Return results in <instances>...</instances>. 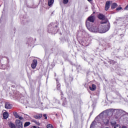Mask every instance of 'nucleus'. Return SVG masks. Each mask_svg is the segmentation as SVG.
<instances>
[{
    "label": "nucleus",
    "mask_w": 128,
    "mask_h": 128,
    "mask_svg": "<svg viewBox=\"0 0 128 128\" xmlns=\"http://www.w3.org/2000/svg\"><path fill=\"white\" fill-rule=\"evenodd\" d=\"M94 20H96V17L92 14L88 18L86 22V26L88 30L93 32H99L100 34H104L108 32L109 27L108 25L106 26L107 29L106 30H102L96 24H92L94 22Z\"/></svg>",
    "instance_id": "f257e3e1"
},
{
    "label": "nucleus",
    "mask_w": 128,
    "mask_h": 128,
    "mask_svg": "<svg viewBox=\"0 0 128 128\" xmlns=\"http://www.w3.org/2000/svg\"><path fill=\"white\" fill-rule=\"evenodd\" d=\"M98 18L100 20H102V21L101 22L102 25H100L98 28L99 30H106L108 26V30H110V24H108V19H106V16L102 14H99L98 15Z\"/></svg>",
    "instance_id": "f03ea898"
},
{
    "label": "nucleus",
    "mask_w": 128,
    "mask_h": 128,
    "mask_svg": "<svg viewBox=\"0 0 128 128\" xmlns=\"http://www.w3.org/2000/svg\"><path fill=\"white\" fill-rule=\"evenodd\" d=\"M125 112L122 109L109 108L107 109L102 112Z\"/></svg>",
    "instance_id": "7ed1b4c3"
},
{
    "label": "nucleus",
    "mask_w": 128,
    "mask_h": 128,
    "mask_svg": "<svg viewBox=\"0 0 128 128\" xmlns=\"http://www.w3.org/2000/svg\"><path fill=\"white\" fill-rule=\"evenodd\" d=\"M60 94L61 100L63 102L62 106H68V101L66 100V98L64 96V94H62V92H60Z\"/></svg>",
    "instance_id": "20e7f679"
},
{
    "label": "nucleus",
    "mask_w": 128,
    "mask_h": 128,
    "mask_svg": "<svg viewBox=\"0 0 128 128\" xmlns=\"http://www.w3.org/2000/svg\"><path fill=\"white\" fill-rule=\"evenodd\" d=\"M58 32V30L56 29H54L52 27V24H50L48 27V32L50 34H56Z\"/></svg>",
    "instance_id": "39448f33"
},
{
    "label": "nucleus",
    "mask_w": 128,
    "mask_h": 128,
    "mask_svg": "<svg viewBox=\"0 0 128 128\" xmlns=\"http://www.w3.org/2000/svg\"><path fill=\"white\" fill-rule=\"evenodd\" d=\"M16 124L18 128H22V122L21 120H16Z\"/></svg>",
    "instance_id": "423d86ee"
},
{
    "label": "nucleus",
    "mask_w": 128,
    "mask_h": 128,
    "mask_svg": "<svg viewBox=\"0 0 128 128\" xmlns=\"http://www.w3.org/2000/svg\"><path fill=\"white\" fill-rule=\"evenodd\" d=\"M36 66H38V60L34 59L32 61V64H31V66H32V68L34 70V68H36Z\"/></svg>",
    "instance_id": "0eeeda50"
},
{
    "label": "nucleus",
    "mask_w": 128,
    "mask_h": 128,
    "mask_svg": "<svg viewBox=\"0 0 128 128\" xmlns=\"http://www.w3.org/2000/svg\"><path fill=\"white\" fill-rule=\"evenodd\" d=\"M12 106V105L10 104L8 102H6L5 104V108H7L8 110H10Z\"/></svg>",
    "instance_id": "6e6552de"
},
{
    "label": "nucleus",
    "mask_w": 128,
    "mask_h": 128,
    "mask_svg": "<svg viewBox=\"0 0 128 128\" xmlns=\"http://www.w3.org/2000/svg\"><path fill=\"white\" fill-rule=\"evenodd\" d=\"M89 88L92 91L96 90V86L94 84H92L91 86H89Z\"/></svg>",
    "instance_id": "1a4fd4ad"
},
{
    "label": "nucleus",
    "mask_w": 128,
    "mask_h": 128,
    "mask_svg": "<svg viewBox=\"0 0 128 128\" xmlns=\"http://www.w3.org/2000/svg\"><path fill=\"white\" fill-rule=\"evenodd\" d=\"M34 118H36V120H40V118H42V114H38L34 115Z\"/></svg>",
    "instance_id": "9d476101"
},
{
    "label": "nucleus",
    "mask_w": 128,
    "mask_h": 128,
    "mask_svg": "<svg viewBox=\"0 0 128 128\" xmlns=\"http://www.w3.org/2000/svg\"><path fill=\"white\" fill-rule=\"evenodd\" d=\"M20 102H21V104H26V100H24V97L22 96L19 99Z\"/></svg>",
    "instance_id": "9b49d317"
},
{
    "label": "nucleus",
    "mask_w": 128,
    "mask_h": 128,
    "mask_svg": "<svg viewBox=\"0 0 128 128\" xmlns=\"http://www.w3.org/2000/svg\"><path fill=\"white\" fill-rule=\"evenodd\" d=\"M14 116L16 118H19V120H24V118H22V116H20L16 112L14 113Z\"/></svg>",
    "instance_id": "f8f14e48"
},
{
    "label": "nucleus",
    "mask_w": 128,
    "mask_h": 128,
    "mask_svg": "<svg viewBox=\"0 0 128 128\" xmlns=\"http://www.w3.org/2000/svg\"><path fill=\"white\" fill-rule=\"evenodd\" d=\"M54 2V0H48V6H52Z\"/></svg>",
    "instance_id": "ddd939ff"
},
{
    "label": "nucleus",
    "mask_w": 128,
    "mask_h": 128,
    "mask_svg": "<svg viewBox=\"0 0 128 128\" xmlns=\"http://www.w3.org/2000/svg\"><path fill=\"white\" fill-rule=\"evenodd\" d=\"M110 8V1L106 2L105 6V10H108Z\"/></svg>",
    "instance_id": "4468645a"
},
{
    "label": "nucleus",
    "mask_w": 128,
    "mask_h": 128,
    "mask_svg": "<svg viewBox=\"0 0 128 128\" xmlns=\"http://www.w3.org/2000/svg\"><path fill=\"white\" fill-rule=\"evenodd\" d=\"M3 118L5 120H6V118H8V112H4L3 114Z\"/></svg>",
    "instance_id": "2eb2a0df"
},
{
    "label": "nucleus",
    "mask_w": 128,
    "mask_h": 128,
    "mask_svg": "<svg viewBox=\"0 0 128 128\" xmlns=\"http://www.w3.org/2000/svg\"><path fill=\"white\" fill-rule=\"evenodd\" d=\"M56 84L58 90H60V84L58 82V80H56Z\"/></svg>",
    "instance_id": "dca6fc26"
},
{
    "label": "nucleus",
    "mask_w": 128,
    "mask_h": 128,
    "mask_svg": "<svg viewBox=\"0 0 128 128\" xmlns=\"http://www.w3.org/2000/svg\"><path fill=\"white\" fill-rule=\"evenodd\" d=\"M116 6H118V4H116V3H113L112 4L111 8L112 10H114V9L116 8Z\"/></svg>",
    "instance_id": "f3484780"
},
{
    "label": "nucleus",
    "mask_w": 128,
    "mask_h": 128,
    "mask_svg": "<svg viewBox=\"0 0 128 128\" xmlns=\"http://www.w3.org/2000/svg\"><path fill=\"white\" fill-rule=\"evenodd\" d=\"M9 126L10 128H16V125L12 122L9 123Z\"/></svg>",
    "instance_id": "a211bd4d"
},
{
    "label": "nucleus",
    "mask_w": 128,
    "mask_h": 128,
    "mask_svg": "<svg viewBox=\"0 0 128 128\" xmlns=\"http://www.w3.org/2000/svg\"><path fill=\"white\" fill-rule=\"evenodd\" d=\"M30 124V122H26L24 124V127L26 128V126H28Z\"/></svg>",
    "instance_id": "6ab92c4d"
},
{
    "label": "nucleus",
    "mask_w": 128,
    "mask_h": 128,
    "mask_svg": "<svg viewBox=\"0 0 128 128\" xmlns=\"http://www.w3.org/2000/svg\"><path fill=\"white\" fill-rule=\"evenodd\" d=\"M95 124H96V122L93 121L92 122L91 125H90V128H94Z\"/></svg>",
    "instance_id": "aec40b11"
},
{
    "label": "nucleus",
    "mask_w": 128,
    "mask_h": 128,
    "mask_svg": "<svg viewBox=\"0 0 128 128\" xmlns=\"http://www.w3.org/2000/svg\"><path fill=\"white\" fill-rule=\"evenodd\" d=\"M110 124L112 126H116V122H110Z\"/></svg>",
    "instance_id": "412c9836"
},
{
    "label": "nucleus",
    "mask_w": 128,
    "mask_h": 128,
    "mask_svg": "<svg viewBox=\"0 0 128 128\" xmlns=\"http://www.w3.org/2000/svg\"><path fill=\"white\" fill-rule=\"evenodd\" d=\"M32 122H34L35 124H37V126H40V122H38V121L36 120H32Z\"/></svg>",
    "instance_id": "4be33fe9"
},
{
    "label": "nucleus",
    "mask_w": 128,
    "mask_h": 128,
    "mask_svg": "<svg viewBox=\"0 0 128 128\" xmlns=\"http://www.w3.org/2000/svg\"><path fill=\"white\" fill-rule=\"evenodd\" d=\"M47 128H54V127L52 126V125L49 124L47 125Z\"/></svg>",
    "instance_id": "5701e85b"
},
{
    "label": "nucleus",
    "mask_w": 128,
    "mask_h": 128,
    "mask_svg": "<svg viewBox=\"0 0 128 128\" xmlns=\"http://www.w3.org/2000/svg\"><path fill=\"white\" fill-rule=\"evenodd\" d=\"M68 0H63V4H68Z\"/></svg>",
    "instance_id": "b1692460"
},
{
    "label": "nucleus",
    "mask_w": 128,
    "mask_h": 128,
    "mask_svg": "<svg viewBox=\"0 0 128 128\" xmlns=\"http://www.w3.org/2000/svg\"><path fill=\"white\" fill-rule=\"evenodd\" d=\"M114 128H120V125L118 124H116V126H114Z\"/></svg>",
    "instance_id": "393cba45"
},
{
    "label": "nucleus",
    "mask_w": 128,
    "mask_h": 128,
    "mask_svg": "<svg viewBox=\"0 0 128 128\" xmlns=\"http://www.w3.org/2000/svg\"><path fill=\"white\" fill-rule=\"evenodd\" d=\"M110 64H116V62L112 60L110 61Z\"/></svg>",
    "instance_id": "a878e982"
},
{
    "label": "nucleus",
    "mask_w": 128,
    "mask_h": 128,
    "mask_svg": "<svg viewBox=\"0 0 128 128\" xmlns=\"http://www.w3.org/2000/svg\"><path fill=\"white\" fill-rule=\"evenodd\" d=\"M43 116L45 120H47L48 119V116H46V114H44L43 115Z\"/></svg>",
    "instance_id": "bb28decb"
},
{
    "label": "nucleus",
    "mask_w": 128,
    "mask_h": 128,
    "mask_svg": "<svg viewBox=\"0 0 128 128\" xmlns=\"http://www.w3.org/2000/svg\"><path fill=\"white\" fill-rule=\"evenodd\" d=\"M122 7L118 8H116V10H122Z\"/></svg>",
    "instance_id": "cd10ccee"
},
{
    "label": "nucleus",
    "mask_w": 128,
    "mask_h": 128,
    "mask_svg": "<svg viewBox=\"0 0 128 128\" xmlns=\"http://www.w3.org/2000/svg\"><path fill=\"white\" fill-rule=\"evenodd\" d=\"M125 10H128V4L126 6L125 8H124Z\"/></svg>",
    "instance_id": "c85d7f7f"
},
{
    "label": "nucleus",
    "mask_w": 128,
    "mask_h": 128,
    "mask_svg": "<svg viewBox=\"0 0 128 128\" xmlns=\"http://www.w3.org/2000/svg\"><path fill=\"white\" fill-rule=\"evenodd\" d=\"M122 128H128V127L126 126H122Z\"/></svg>",
    "instance_id": "c756f323"
},
{
    "label": "nucleus",
    "mask_w": 128,
    "mask_h": 128,
    "mask_svg": "<svg viewBox=\"0 0 128 128\" xmlns=\"http://www.w3.org/2000/svg\"><path fill=\"white\" fill-rule=\"evenodd\" d=\"M32 128H36V126H33Z\"/></svg>",
    "instance_id": "7c9ffc66"
},
{
    "label": "nucleus",
    "mask_w": 128,
    "mask_h": 128,
    "mask_svg": "<svg viewBox=\"0 0 128 128\" xmlns=\"http://www.w3.org/2000/svg\"><path fill=\"white\" fill-rule=\"evenodd\" d=\"M88 0V2H92V0Z\"/></svg>",
    "instance_id": "2f4dec72"
},
{
    "label": "nucleus",
    "mask_w": 128,
    "mask_h": 128,
    "mask_svg": "<svg viewBox=\"0 0 128 128\" xmlns=\"http://www.w3.org/2000/svg\"><path fill=\"white\" fill-rule=\"evenodd\" d=\"M56 26V28H58V26Z\"/></svg>",
    "instance_id": "473e14b6"
},
{
    "label": "nucleus",
    "mask_w": 128,
    "mask_h": 128,
    "mask_svg": "<svg viewBox=\"0 0 128 128\" xmlns=\"http://www.w3.org/2000/svg\"><path fill=\"white\" fill-rule=\"evenodd\" d=\"M2 112H6V111H4H4H3Z\"/></svg>",
    "instance_id": "72a5a7b5"
},
{
    "label": "nucleus",
    "mask_w": 128,
    "mask_h": 128,
    "mask_svg": "<svg viewBox=\"0 0 128 128\" xmlns=\"http://www.w3.org/2000/svg\"><path fill=\"white\" fill-rule=\"evenodd\" d=\"M54 102H56V100H54Z\"/></svg>",
    "instance_id": "f704fd0d"
},
{
    "label": "nucleus",
    "mask_w": 128,
    "mask_h": 128,
    "mask_svg": "<svg viewBox=\"0 0 128 128\" xmlns=\"http://www.w3.org/2000/svg\"><path fill=\"white\" fill-rule=\"evenodd\" d=\"M37 128H40V127H38Z\"/></svg>",
    "instance_id": "c9c22d12"
}]
</instances>
